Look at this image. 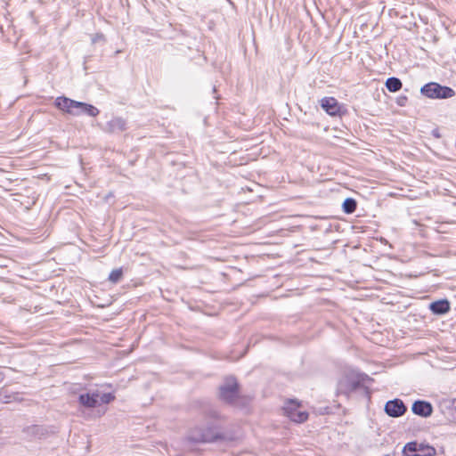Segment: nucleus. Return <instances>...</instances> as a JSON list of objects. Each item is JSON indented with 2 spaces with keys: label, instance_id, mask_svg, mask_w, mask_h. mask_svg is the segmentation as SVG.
Masks as SVG:
<instances>
[{
  "label": "nucleus",
  "instance_id": "nucleus-1",
  "mask_svg": "<svg viewBox=\"0 0 456 456\" xmlns=\"http://www.w3.org/2000/svg\"><path fill=\"white\" fill-rule=\"evenodd\" d=\"M55 106L59 110L73 116H78L84 113L90 117H96L100 112L99 110L92 104L77 102L65 96L57 97Z\"/></svg>",
  "mask_w": 456,
  "mask_h": 456
},
{
  "label": "nucleus",
  "instance_id": "nucleus-2",
  "mask_svg": "<svg viewBox=\"0 0 456 456\" xmlns=\"http://www.w3.org/2000/svg\"><path fill=\"white\" fill-rule=\"evenodd\" d=\"M240 397V385L232 377H226L218 388V398L230 405H235Z\"/></svg>",
  "mask_w": 456,
  "mask_h": 456
},
{
  "label": "nucleus",
  "instance_id": "nucleus-3",
  "mask_svg": "<svg viewBox=\"0 0 456 456\" xmlns=\"http://www.w3.org/2000/svg\"><path fill=\"white\" fill-rule=\"evenodd\" d=\"M420 94L429 99H449L455 95V91L436 82H429L420 88Z\"/></svg>",
  "mask_w": 456,
  "mask_h": 456
},
{
  "label": "nucleus",
  "instance_id": "nucleus-4",
  "mask_svg": "<svg viewBox=\"0 0 456 456\" xmlns=\"http://www.w3.org/2000/svg\"><path fill=\"white\" fill-rule=\"evenodd\" d=\"M224 437V435L215 427H208L203 430L195 429L189 435V440L194 443H213Z\"/></svg>",
  "mask_w": 456,
  "mask_h": 456
},
{
  "label": "nucleus",
  "instance_id": "nucleus-5",
  "mask_svg": "<svg viewBox=\"0 0 456 456\" xmlns=\"http://www.w3.org/2000/svg\"><path fill=\"white\" fill-rule=\"evenodd\" d=\"M283 411L286 416L297 423H303L308 419V412L301 410V403L296 400H289Z\"/></svg>",
  "mask_w": 456,
  "mask_h": 456
},
{
  "label": "nucleus",
  "instance_id": "nucleus-6",
  "mask_svg": "<svg viewBox=\"0 0 456 456\" xmlns=\"http://www.w3.org/2000/svg\"><path fill=\"white\" fill-rule=\"evenodd\" d=\"M384 411L389 417L399 418L406 412L407 407L401 399L395 398L386 403Z\"/></svg>",
  "mask_w": 456,
  "mask_h": 456
},
{
  "label": "nucleus",
  "instance_id": "nucleus-7",
  "mask_svg": "<svg viewBox=\"0 0 456 456\" xmlns=\"http://www.w3.org/2000/svg\"><path fill=\"white\" fill-rule=\"evenodd\" d=\"M411 411L415 415L428 418L433 413L432 404L425 400H417L411 405Z\"/></svg>",
  "mask_w": 456,
  "mask_h": 456
},
{
  "label": "nucleus",
  "instance_id": "nucleus-8",
  "mask_svg": "<svg viewBox=\"0 0 456 456\" xmlns=\"http://www.w3.org/2000/svg\"><path fill=\"white\" fill-rule=\"evenodd\" d=\"M99 397V391L81 394L78 396V403L86 408H95L100 405Z\"/></svg>",
  "mask_w": 456,
  "mask_h": 456
},
{
  "label": "nucleus",
  "instance_id": "nucleus-9",
  "mask_svg": "<svg viewBox=\"0 0 456 456\" xmlns=\"http://www.w3.org/2000/svg\"><path fill=\"white\" fill-rule=\"evenodd\" d=\"M322 108L330 116H336L340 111V106L334 97H324L321 100Z\"/></svg>",
  "mask_w": 456,
  "mask_h": 456
},
{
  "label": "nucleus",
  "instance_id": "nucleus-10",
  "mask_svg": "<svg viewBox=\"0 0 456 456\" xmlns=\"http://www.w3.org/2000/svg\"><path fill=\"white\" fill-rule=\"evenodd\" d=\"M126 122L120 117H115L106 123L103 130L108 133H118L126 130Z\"/></svg>",
  "mask_w": 456,
  "mask_h": 456
},
{
  "label": "nucleus",
  "instance_id": "nucleus-11",
  "mask_svg": "<svg viewBox=\"0 0 456 456\" xmlns=\"http://www.w3.org/2000/svg\"><path fill=\"white\" fill-rule=\"evenodd\" d=\"M429 309L434 314L442 315L448 313L451 309L450 302L447 299H441L432 302Z\"/></svg>",
  "mask_w": 456,
  "mask_h": 456
},
{
  "label": "nucleus",
  "instance_id": "nucleus-12",
  "mask_svg": "<svg viewBox=\"0 0 456 456\" xmlns=\"http://www.w3.org/2000/svg\"><path fill=\"white\" fill-rule=\"evenodd\" d=\"M386 86L389 92L395 93L402 88L403 83L399 78L392 77L387 79Z\"/></svg>",
  "mask_w": 456,
  "mask_h": 456
},
{
  "label": "nucleus",
  "instance_id": "nucleus-13",
  "mask_svg": "<svg viewBox=\"0 0 456 456\" xmlns=\"http://www.w3.org/2000/svg\"><path fill=\"white\" fill-rule=\"evenodd\" d=\"M419 446V444L417 442H409L404 445L403 453L404 456H417Z\"/></svg>",
  "mask_w": 456,
  "mask_h": 456
},
{
  "label": "nucleus",
  "instance_id": "nucleus-14",
  "mask_svg": "<svg viewBox=\"0 0 456 456\" xmlns=\"http://www.w3.org/2000/svg\"><path fill=\"white\" fill-rule=\"evenodd\" d=\"M356 207L357 202L352 198H346L342 204L343 211L346 214L354 213L356 209Z\"/></svg>",
  "mask_w": 456,
  "mask_h": 456
},
{
  "label": "nucleus",
  "instance_id": "nucleus-15",
  "mask_svg": "<svg viewBox=\"0 0 456 456\" xmlns=\"http://www.w3.org/2000/svg\"><path fill=\"white\" fill-rule=\"evenodd\" d=\"M419 450H418V455L417 456H434L436 453V451L433 447L425 445L423 444H419Z\"/></svg>",
  "mask_w": 456,
  "mask_h": 456
},
{
  "label": "nucleus",
  "instance_id": "nucleus-16",
  "mask_svg": "<svg viewBox=\"0 0 456 456\" xmlns=\"http://www.w3.org/2000/svg\"><path fill=\"white\" fill-rule=\"evenodd\" d=\"M122 277H123V270H122V268H118V269H114L110 272L108 280L111 283L116 284L120 281Z\"/></svg>",
  "mask_w": 456,
  "mask_h": 456
},
{
  "label": "nucleus",
  "instance_id": "nucleus-17",
  "mask_svg": "<svg viewBox=\"0 0 456 456\" xmlns=\"http://www.w3.org/2000/svg\"><path fill=\"white\" fill-rule=\"evenodd\" d=\"M115 399V396L111 393L100 394L99 403H110Z\"/></svg>",
  "mask_w": 456,
  "mask_h": 456
},
{
  "label": "nucleus",
  "instance_id": "nucleus-18",
  "mask_svg": "<svg viewBox=\"0 0 456 456\" xmlns=\"http://www.w3.org/2000/svg\"><path fill=\"white\" fill-rule=\"evenodd\" d=\"M207 416L208 418L215 419H223V415L217 410H215V409H210L209 411H208Z\"/></svg>",
  "mask_w": 456,
  "mask_h": 456
},
{
  "label": "nucleus",
  "instance_id": "nucleus-19",
  "mask_svg": "<svg viewBox=\"0 0 456 456\" xmlns=\"http://www.w3.org/2000/svg\"><path fill=\"white\" fill-rule=\"evenodd\" d=\"M432 134H433L435 137H436V138H439V137H440V134H439L438 129H434V130L432 131Z\"/></svg>",
  "mask_w": 456,
  "mask_h": 456
},
{
  "label": "nucleus",
  "instance_id": "nucleus-20",
  "mask_svg": "<svg viewBox=\"0 0 456 456\" xmlns=\"http://www.w3.org/2000/svg\"><path fill=\"white\" fill-rule=\"evenodd\" d=\"M6 400L4 403H10L12 401V396H5Z\"/></svg>",
  "mask_w": 456,
  "mask_h": 456
}]
</instances>
